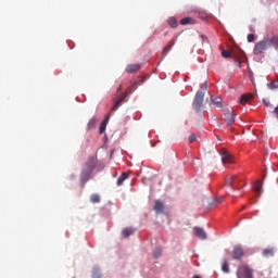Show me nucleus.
Listing matches in <instances>:
<instances>
[{"label":"nucleus","mask_w":278,"mask_h":278,"mask_svg":"<svg viewBox=\"0 0 278 278\" xmlns=\"http://www.w3.org/2000/svg\"><path fill=\"white\" fill-rule=\"evenodd\" d=\"M109 121H110V115H106L103 123H105V125H108Z\"/></svg>","instance_id":"nucleus-38"},{"label":"nucleus","mask_w":278,"mask_h":278,"mask_svg":"<svg viewBox=\"0 0 278 278\" xmlns=\"http://www.w3.org/2000/svg\"><path fill=\"white\" fill-rule=\"evenodd\" d=\"M106 127H108V124H105V122H102L99 128L100 134H105Z\"/></svg>","instance_id":"nucleus-31"},{"label":"nucleus","mask_w":278,"mask_h":278,"mask_svg":"<svg viewBox=\"0 0 278 278\" xmlns=\"http://www.w3.org/2000/svg\"><path fill=\"white\" fill-rule=\"evenodd\" d=\"M126 179H129V173L124 172L118 178H117V186H123L125 184Z\"/></svg>","instance_id":"nucleus-16"},{"label":"nucleus","mask_w":278,"mask_h":278,"mask_svg":"<svg viewBox=\"0 0 278 278\" xmlns=\"http://www.w3.org/2000/svg\"><path fill=\"white\" fill-rule=\"evenodd\" d=\"M222 270H223V273H229V263L227 261L223 262Z\"/></svg>","instance_id":"nucleus-29"},{"label":"nucleus","mask_w":278,"mask_h":278,"mask_svg":"<svg viewBox=\"0 0 278 278\" xmlns=\"http://www.w3.org/2000/svg\"><path fill=\"white\" fill-rule=\"evenodd\" d=\"M255 270L248 264L241 265L237 269V278H255Z\"/></svg>","instance_id":"nucleus-3"},{"label":"nucleus","mask_w":278,"mask_h":278,"mask_svg":"<svg viewBox=\"0 0 278 278\" xmlns=\"http://www.w3.org/2000/svg\"><path fill=\"white\" fill-rule=\"evenodd\" d=\"M254 192H257L258 194H262V182L260 180H256L253 185Z\"/></svg>","instance_id":"nucleus-21"},{"label":"nucleus","mask_w":278,"mask_h":278,"mask_svg":"<svg viewBox=\"0 0 278 278\" xmlns=\"http://www.w3.org/2000/svg\"><path fill=\"white\" fill-rule=\"evenodd\" d=\"M193 233L195 238H199L200 240H207V233L205 230H203V228L194 227Z\"/></svg>","instance_id":"nucleus-8"},{"label":"nucleus","mask_w":278,"mask_h":278,"mask_svg":"<svg viewBox=\"0 0 278 278\" xmlns=\"http://www.w3.org/2000/svg\"><path fill=\"white\" fill-rule=\"evenodd\" d=\"M180 25H194V18L184 17L182 20H180Z\"/></svg>","instance_id":"nucleus-22"},{"label":"nucleus","mask_w":278,"mask_h":278,"mask_svg":"<svg viewBox=\"0 0 278 278\" xmlns=\"http://www.w3.org/2000/svg\"><path fill=\"white\" fill-rule=\"evenodd\" d=\"M129 93H127V91L126 92H123V93H121V96H119V98H118V101H121L122 103L125 101V99H127V96H128Z\"/></svg>","instance_id":"nucleus-32"},{"label":"nucleus","mask_w":278,"mask_h":278,"mask_svg":"<svg viewBox=\"0 0 278 278\" xmlns=\"http://www.w3.org/2000/svg\"><path fill=\"white\" fill-rule=\"evenodd\" d=\"M85 170H90V173H92V170H94V159H89L88 162L85 165Z\"/></svg>","instance_id":"nucleus-19"},{"label":"nucleus","mask_w":278,"mask_h":278,"mask_svg":"<svg viewBox=\"0 0 278 278\" xmlns=\"http://www.w3.org/2000/svg\"><path fill=\"white\" fill-rule=\"evenodd\" d=\"M222 55H223V58H231V52H229V50H224L222 52Z\"/></svg>","instance_id":"nucleus-34"},{"label":"nucleus","mask_w":278,"mask_h":278,"mask_svg":"<svg viewBox=\"0 0 278 278\" xmlns=\"http://www.w3.org/2000/svg\"><path fill=\"white\" fill-rule=\"evenodd\" d=\"M215 203H223V198L216 199V200H215Z\"/></svg>","instance_id":"nucleus-39"},{"label":"nucleus","mask_w":278,"mask_h":278,"mask_svg":"<svg viewBox=\"0 0 278 278\" xmlns=\"http://www.w3.org/2000/svg\"><path fill=\"white\" fill-rule=\"evenodd\" d=\"M240 184H242V179L238 176H229L226 178L225 186H229L231 190H240Z\"/></svg>","instance_id":"nucleus-5"},{"label":"nucleus","mask_w":278,"mask_h":278,"mask_svg":"<svg viewBox=\"0 0 278 278\" xmlns=\"http://www.w3.org/2000/svg\"><path fill=\"white\" fill-rule=\"evenodd\" d=\"M167 23H168L169 27H173V28L178 27V25H179V23L177 22V20L175 17H169L167 20Z\"/></svg>","instance_id":"nucleus-23"},{"label":"nucleus","mask_w":278,"mask_h":278,"mask_svg":"<svg viewBox=\"0 0 278 278\" xmlns=\"http://www.w3.org/2000/svg\"><path fill=\"white\" fill-rule=\"evenodd\" d=\"M142 66L140 64H130L126 66V73H138Z\"/></svg>","instance_id":"nucleus-13"},{"label":"nucleus","mask_w":278,"mask_h":278,"mask_svg":"<svg viewBox=\"0 0 278 278\" xmlns=\"http://www.w3.org/2000/svg\"><path fill=\"white\" fill-rule=\"evenodd\" d=\"M162 255V248H156L154 251H153V257L155 260H157V257H160Z\"/></svg>","instance_id":"nucleus-28"},{"label":"nucleus","mask_w":278,"mask_h":278,"mask_svg":"<svg viewBox=\"0 0 278 278\" xmlns=\"http://www.w3.org/2000/svg\"><path fill=\"white\" fill-rule=\"evenodd\" d=\"M122 104L123 102H121V100H117L112 108V112H116V110H118Z\"/></svg>","instance_id":"nucleus-30"},{"label":"nucleus","mask_w":278,"mask_h":278,"mask_svg":"<svg viewBox=\"0 0 278 278\" xmlns=\"http://www.w3.org/2000/svg\"><path fill=\"white\" fill-rule=\"evenodd\" d=\"M203 99H205V92L197 91L192 106L197 112H201V108H203Z\"/></svg>","instance_id":"nucleus-4"},{"label":"nucleus","mask_w":278,"mask_h":278,"mask_svg":"<svg viewBox=\"0 0 278 278\" xmlns=\"http://www.w3.org/2000/svg\"><path fill=\"white\" fill-rule=\"evenodd\" d=\"M195 140H197V136H195V135H191V136L189 137V142H190V143L194 142Z\"/></svg>","instance_id":"nucleus-37"},{"label":"nucleus","mask_w":278,"mask_h":278,"mask_svg":"<svg viewBox=\"0 0 278 278\" xmlns=\"http://www.w3.org/2000/svg\"><path fill=\"white\" fill-rule=\"evenodd\" d=\"M92 278H101V269L99 267L93 268Z\"/></svg>","instance_id":"nucleus-27"},{"label":"nucleus","mask_w":278,"mask_h":278,"mask_svg":"<svg viewBox=\"0 0 278 278\" xmlns=\"http://www.w3.org/2000/svg\"><path fill=\"white\" fill-rule=\"evenodd\" d=\"M222 162L223 164H233V156L229 154L227 149H222Z\"/></svg>","instance_id":"nucleus-7"},{"label":"nucleus","mask_w":278,"mask_h":278,"mask_svg":"<svg viewBox=\"0 0 278 278\" xmlns=\"http://www.w3.org/2000/svg\"><path fill=\"white\" fill-rule=\"evenodd\" d=\"M121 90H123V85H119V87L117 88V92H121Z\"/></svg>","instance_id":"nucleus-41"},{"label":"nucleus","mask_w":278,"mask_h":278,"mask_svg":"<svg viewBox=\"0 0 278 278\" xmlns=\"http://www.w3.org/2000/svg\"><path fill=\"white\" fill-rule=\"evenodd\" d=\"M97 123H99V119H97V117H91L87 124V131H92V129H97Z\"/></svg>","instance_id":"nucleus-11"},{"label":"nucleus","mask_w":278,"mask_h":278,"mask_svg":"<svg viewBox=\"0 0 278 278\" xmlns=\"http://www.w3.org/2000/svg\"><path fill=\"white\" fill-rule=\"evenodd\" d=\"M91 203H101V197L97 193L91 194L90 197Z\"/></svg>","instance_id":"nucleus-24"},{"label":"nucleus","mask_w":278,"mask_h":278,"mask_svg":"<svg viewBox=\"0 0 278 278\" xmlns=\"http://www.w3.org/2000/svg\"><path fill=\"white\" fill-rule=\"evenodd\" d=\"M222 116V123H225L227 127H231L236 123V114L233 109H224Z\"/></svg>","instance_id":"nucleus-2"},{"label":"nucleus","mask_w":278,"mask_h":278,"mask_svg":"<svg viewBox=\"0 0 278 278\" xmlns=\"http://www.w3.org/2000/svg\"><path fill=\"white\" fill-rule=\"evenodd\" d=\"M211 101L215 108H223V98L212 96Z\"/></svg>","instance_id":"nucleus-15"},{"label":"nucleus","mask_w":278,"mask_h":278,"mask_svg":"<svg viewBox=\"0 0 278 278\" xmlns=\"http://www.w3.org/2000/svg\"><path fill=\"white\" fill-rule=\"evenodd\" d=\"M262 254L264 257H273L275 255V248L263 249Z\"/></svg>","instance_id":"nucleus-17"},{"label":"nucleus","mask_w":278,"mask_h":278,"mask_svg":"<svg viewBox=\"0 0 278 278\" xmlns=\"http://www.w3.org/2000/svg\"><path fill=\"white\" fill-rule=\"evenodd\" d=\"M136 230H134L132 228H124L122 230V236L123 238H129V236H134Z\"/></svg>","instance_id":"nucleus-20"},{"label":"nucleus","mask_w":278,"mask_h":278,"mask_svg":"<svg viewBox=\"0 0 278 278\" xmlns=\"http://www.w3.org/2000/svg\"><path fill=\"white\" fill-rule=\"evenodd\" d=\"M267 88H269V90H277L278 89V80H274L269 84H267Z\"/></svg>","instance_id":"nucleus-26"},{"label":"nucleus","mask_w":278,"mask_h":278,"mask_svg":"<svg viewBox=\"0 0 278 278\" xmlns=\"http://www.w3.org/2000/svg\"><path fill=\"white\" fill-rule=\"evenodd\" d=\"M244 256V249L240 245H236L231 252L232 260L240 261Z\"/></svg>","instance_id":"nucleus-6"},{"label":"nucleus","mask_w":278,"mask_h":278,"mask_svg":"<svg viewBox=\"0 0 278 278\" xmlns=\"http://www.w3.org/2000/svg\"><path fill=\"white\" fill-rule=\"evenodd\" d=\"M193 278H201V276H199V275H195V276H193Z\"/></svg>","instance_id":"nucleus-42"},{"label":"nucleus","mask_w":278,"mask_h":278,"mask_svg":"<svg viewBox=\"0 0 278 278\" xmlns=\"http://www.w3.org/2000/svg\"><path fill=\"white\" fill-rule=\"evenodd\" d=\"M207 90V83H204L200 89L201 92H205Z\"/></svg>","instance_id":"nucleus-36"},{"label":"nucleus","mask_w":278,"mask_h":278,"mask_svg":"<svg viewBox=\"0 0 278 278\" xmlns=\"http://www.w3.org/2000/svg\"><path fill=\"white\" fill-rule=\"evenodd\" d=\"M138 83H132L131 86H129L127 89H126V94H131V92H134V90H136L138 88Z\"/></svg>","instance_id":"nucleus-25"},{"label":"nucleus","mask_w":278,"mask_h":278,"mask_svg":"<svg viewBox=\"0 0 278 278\" xmlns=\"http://www.w3.org/2000/svg\"><path fill=\"white\" fill-rule=\"evenodd\" d=\"M275 114H276V116H277V118H278V105L275 108Z\"/></svg>","instance_id":"nucleus-40"},{"label":"nucleus","mask_w":278,"mask_h":278,"mask_svg":"<svg viewBox=\"0 0 278 278\" xmlns=\"http://www.w3.org/2000/svg\"><path fill=\"white\" fill-rule=\"evenodd\" d=\"M153 210L155 214H164V203L160 200H156Z\"/></svg>","instance_id":"nucleus-10"},{"label":"nucleus","mask_w":278,"mask_h":278,"mask_svg":"<svg viewBox=\"0 0 278 278\" xmlns=\"http://www.w3.org/2000/svg\"><path fill=\"white\" fill-rule=\"evenodd\" d=\"M173 47H175V39H172V40L163 48L162 55H163V56L168 55V51H170V49H173Z\"/></svg>","instance_id":"nucleus-12"},{"label":"nucleus","mask_w":278,"mask_h":278,"mask_svg":"<svg viewBox=\"0 0 278 278\" xmlns=\"http://www.w3.org/2000/svg\"><path fill=\"white\" fill-rule=\"evenodd\" d=\"M263 103H264V105H265V108H273V104L270 103V100H268V99H263Z\"/></svg>","instance_id":"nucleus-33"},{"label":"nucleus","mask_w":278,"mask_h":278,"mask_svg":"<svg viewBox=\"0 0 278 278\" xmlns=\"http://www.w3.org/2000/svg\"><path fill=\"white\" fill-rule=\"evenodd\" d=\"M255 41V35L250 34L248 35V42H254Z\"/></svg>","instance_id":"nucleus-35"},{"label":"nucleus","mask_w":278,"mask_h":278,"mask_svg":"<svg viewBox=\"0 0 278 278\" xmlns=\"http://www.w3.org/2000/svg\"><path fill=\"white\" fill-rule=\"evenodd\" d=\"M91 174H92V172H90V168L89 169L84 168V170L80 174V181H81L83 186H86L87 181L90 180Z\"/></svg>","instance_id":"nucleus-9"},{"label":"nucleus","mask_w":278,"mask_h":278,"mask_svg":"<svg viewBox=\"0 0 278 278\" xmlns=\"http://www.w3.org/2000/svg\"><path fill=\"white\" fill-rule=\"evenodd\" d=\"M251 99H253V94L251 93L242 94L239 99V103H241V105H245V103H249Z\"/></svg>","instance_id":"nucleus-14"},{"label":"nucleus","mask_w":278,"mask_h":278,"mask_svg":"<svg viewBox=\"0 0 278 278\" xmlns=\"http://www.w3.org/2000/svg\"><path fill=\"white\" fill-rule=\"evenodd\" d=\"M270 47V38L265 37L263 40L255 43L253 53L254 55H262Z\"/></svg>","instance_id":"nucleus-1"},{"label":"nucleus","mask_w":278,"mask_h":278,"mask_svg":"<svg viewBox=\"0 0 278 278\" xmlns=\"http://www.w3.org/2000/svg\"><path fill=\"white\" fill-rule=\"evenodd\" d=\"M269 43L276 51H278V34L269 37Z\"/></svg>","instance_id":"nucleus-18"}]
</instances>
